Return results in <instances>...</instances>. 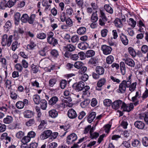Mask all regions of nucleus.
<instances>
[{"mask_svg":"<svg viewBox=\"0 0 148 148\" xmlns=\"http://www.w3.org/2000/svg\"><path fill=\"white\" fill-rule=\"evenodd\" d=\"M131 75L128 76L127 80L122 81L120 84L119 89L117 90V92L120 93H123L126 91V88H129L131 82Z\"/></svg>","mask_w":148,"mask_h":148,"instance_id":"nucleus-1","label":"nucleus"},{"mask_svg":"<svg viewBox=\"0 0 148 148\" xmlns=\"http://www.w3.org/2000/svg\"><path fill=\"white\" fill-rule=\"evenodd\" d=\"M12 35H10L8 38V35L7 34L4 35L2 37L1 42L2 46H5L7 45L8 47H10L12 41Z\"/></svg>","mask_w":148,"mask_h":148,"instance_id":"nucleus-2","label":"nucleus"},{"mask_svg":"<svg viewBox=\"0 0 148 148\" xmlns=\"http://www.w3.org/2000/svg\"><path fill=\"white\" fill-rule=\"evenodd\" d=\"M77 138L76 134L72 133L68 136L66 138V143L68 145L73 144Z\"/></svg>","mask_w":148,"mask_h":148,"instance_id":"nucleus-3","label":"nucleus"},{"mask_svg":"<svg viewBox=\"0 0 148 148\" xmlns=\"http://www.w3.org/2000/svg\"><path fill=\"white\" fill-rule=\"evenodd\" d=\"M134 107L133 103H131L127 104L123 102L121 108L122 111L129 112L133 109Z\"/></svg>","mask_w":148,"mask_h":148,"instance_id":"nucleus-4","label":"nucleus"},{"mask_svg":"<svg viewBox=\"0 0 148 148\" xmlns=\"http://www.w3.org/2000/svg\"><path fill=\"white\" fill-rule=\"evenodd\" d=\"M101 49L103 54L105 55L110 54L112 50V49L110 47L105 45L101 46Z\"/></svg>","mask_w":148,"mask_h":148,"instance_id":"nucleus-5","label":"nucleus"},{"mask_svg":"<svg viewBox=\"0 0 148 148\" xmlns=\"http://www.w3.org/2000/svg\"><path fill=\"white\" fill-rule=\"evenodd\" d=\"M38 96L39 99V101H38V105L39 107L43 110H45L47 108V102L45 100L42 99L40 100V97L38 95Z\"/></svg>","mask_w":148,"mask_h":148,"instance_id":"nucleus-6","label":"nucleus"},{"mask_svg":"<svg viewBox=\"0 0 148 148\" xmlns=\"http://www.w3.org/2000/svg\"><path fill=\"white\" fill-rule=\"evenodd\" d=\"M123 102L120 100L114 101L112 104V107L113 109L117 110L119 108L121 107L123 104Z\"/></svg>","mask_w":148,"mask_h":148,"instance_id":"nucleus-7","label":"nucleus"},{"mask_svg":"<svg viewBox=\"0 0 148 148\" xmlns=\"http://www.w3.org/2000/svg\"><path fill=\"white\" fill-rule=\"evenodd\" d=\"M123 60L125 62V64L128 66L134 67L135 66V62L131 58H126L123 59Z\"/></svg>","mask_w":148,"mask_h":148,"instance_id":"nucleus-8","label":"nucleus"},{"mask_svg":"<svg viewBox=\"0 0 148 148\" xmlns=\"http://www.w3.org/2000/svg\"><path fill=\"white\" fill-rule=\"evenodd\" d=\"M67 115L71 119H75L77 116L75 111L72 108L68 110Z\"/></svg>","mask_w":148,"mask_h":148,"instance_id":"nucleus-9","label":"nucleus"},{"mask_svg":"<svg viewBox=\"0 0 148 148\" xmlns=\"http://www.w3.org/2000/svg\"><path fill=\"white\" fill-rule=\"evenodd\" d=\"M106 82V79L104 78H102L99 79L97 84V87H96V89L98 90H101V88L103 85Z\"/></svg>","mask_w":148,"mask_h":148,"instance_id":"nucleus-10","label":"nucleus"},{"mask_svg":"<svg viewBox=\"0 0 148 148\" xmlns=\"http://www.w3.org/2000/svg\"><path fill=\"white\" fill-rule=\"evenodd\" d=\"M75 86V90L77 91H79L84 89L85 85L84 83L83 82H79L74 84Z\"/></svg>","mask_w":148,"mask_h":148,"instance_id":"nucleus-11","label":"nucleus"},{"mask_svg":"<svg viewBox=\"0 0 148 148\" xmlns=\"http://www.w3.org/2000/svg\"><path fill=\"white\" fill-rule=\"evenodd\" d=\"M63 48L67 52H72L75 49V47L73 45L68 44L63 47Z\"/></svg>","mask_w":148,"mask_h":148,"instance_id":"nucleus-12","label":"nucleus"},{"mask_svg":"<svg viewBox=\"0 0 148 148\" xmlns=\"http://www.w3.org/2000/svg\"><path fill=\"white\" fill-rule=\"evenodd\" d=\"M134 125L136 127L140 129H143L145 126L144 123L140 121H136L134 123Z\"/></svg>","mask_w":148,"mask_h":148,"instance_id":"nucleus-13","label":"nucleus"},{"mask_svg":"<svg viewBox=\"0 0 148 148\" xmlns=\"http://www.w3.org/2000/svg\"><path fill=\"white\" fill-rule=\"evenodd\" d=\"M49 116L53 118L56 117L58 115V112L56 110H51L49 112Z\"/></svg>","mask_w":148,"mask_h":148,"instance_id":"nucleus-14","label":"nucleus"},{"mask_svg":"<svg viewBox=\"0 0 148 148\" xmlns=\"http://www.w3.org/2000/svg\"><path fill=\"white\" fill-rule=\"evenodd\" d=\"M96 113L92 112L90 113L87 117V121L89 123L92 122L95 117Z\"/></svg>","mask_w":148,"mask_h":148,"instance_id":"nucleus-15","label":"nucleus"},{"mask_svg":"<svg viewBox=\"0 0 148 148\" xmlns=\"http://www.w3.org/2000/svg\"><path fill=\"white\" fill-rule=\"evenodd\" d=\"M3 121L4 123L6 124H9L13 122V118L11 116L7 115L3 119Z\"/></svg>","mask_w":148,"mask_h":148,"instance_id":"nucleus-16","label":"nucleus"},{"mask_svg":"<svg viewBox=\"0 0 148 148\" xmlns=\"http://www.w3.org/2000/svg\"><path fill=\"white\" fill-rule=\"evenodd\" d=\"M115 26L117 28H120L123 26V23L121 21L120 19L116 18L114 21Z\"/></svg>","mask_w":148,"mask_h":148,"instance_id":"nucleus-17","label":"nucleus"},{"mask_svg":"<svg viewBox=\"0 0 148 148\" xmlns=\"http://www.w3.org/2000/svg\"><path fill=\"white\" fill-rule=\"evenodd\" d=\"M58 99L56 96L52 97L49 101V104L51 105H53L56 103L58 101Z\"/></svg>","mask_w":148,"mask_h":148,"instance_id":"nucleus-18","label":"nucleus"},{"mask_svg":"<svg viewBox=\"0 0 148 148\" xmlns=\"http://www.w3.org/2000/svg\"><path fill=\"white\" fill-rule=\"evenodd\" d=\"M121 40L122 43L125 45H127L128 42V40L127 36L123 34H122L120 36Z\"/></svg>","mask_w":148,"mask_h":148,"instance_id":"nucleus-19","label":"nucleus"},{"mask_svg":"<svg viewBox=\"0 0 148 148\" xmlns=\"http://www.w3.org/2000/svg\"><path fill=\"white\" fill-rule=\"evenodd\" d=\"M48 42L50 44H51L55 46L58 43L57 40L53 37H47Z\"/></svg>","mask_w":148,"mask_h":148,"instance_id":"nucleus-20","label":"nucleus"},{"mask_svg":"<svg viewBox=\"0 0 148 148\" xmlns=\"http://www.w3.org/2000/svg\"><path fill=\"white\" fill-rule=\"evenodd\" d=\"M21 14L19 12L16 13L14 15L15 24L16 25H18L20 22Z\"/></svg>","mask_w":148,"mask_h":148,"instance_id":"nucleus-21","label":"nucleus"},{"mask_svg":"<svg viewBox=\"0 0 148 148\" xmlns=\"http://www.w3.org/2000/svg\"><path fill=\"white\" fill-rule=\"evenodd\" d=\"M96 72L99 75H102L104 72V69L101 66H97L95 69Z\"/></svg>","mask_w":148,"mask_h":148,"instance_id":"nucleus-22","label":"nucleus"},{"mask_svg":"<svg viewBox=\"0 0 148 148\" xmlns=\"http://www.w3.org/2000/svg\"><path fill=\"white\" fill-rule=\"evenodd\" d=\"M40 122V124L38 126V129L39 130H44L45 127L47 124V122L44 120H39Z\"/></svg>","mask_w":148,"mask_h":148,"instance_id":"nucleus-23","label":"nucleus"},{"mask_svg":"<svg viewBox=\"0 0 148 148\" xmlns=\"http://www.w3.org/2000/svg\"><path fill=\"white\" fill-rule=\"evenodd\" d=\"M98 62V59L96 57L91 58L88 62V64L90 65H92L95 66Z\"/></svg>","mask_w":148,"mask_h":148,"instance_id":"nucleus-24","label":"nucleus"},{"mask_svg":"<svg viewBox=\"0 0 148 148\" xmlns=\"http://www.w3.org/2000/svg\"><path fill=\"white\" fill-rule=\"evenodd\" d=\"M63 100L62 102L60 103L59 104H56V108L60 110H63L65 108L66 104Z\"/></svg>","mask_w":148,"mask_h":148,"instance_id":"nucleus-25","label":"nucleus"},{"mask_svg":"<svg viewBox=\"0 0 148 148\" xmlns=\"http://www.w3.org/2000/svg\"><path fill=\"white\" fill-rule=\"evenodd\" d=\"M95 54V52L94 51L90 50L86 51V53L85 56L87 58H90L94 56Z\"/></svg>","mask_w":148,"mask_h":148,"instance_id":"nucleus-26","label":"nucleus"},{"mask_svg":"<svg viewBox=\"0 0 148 148\" xmlns=\"http://www.w3.org/2000/svg\"><path fill=\"white\" fill-rule=\"evenodd\" d=\"M71 101V98L69 97H68L67 98H64L63 99V101L65 102V104H66V106L69 107H71L72 106V105L71 103H69Z\"/></svg>","mask_w":148,"mask_h":148,"instance_id":"nucleus-27","label":"nucleus"},{"mask_svg":"<svg viewBox=\"0 0 148 148\" xmlns=\"http://www.w3.org/2000/svg\"><path fill=\"white\" fill-rule=\"evenodd\" d=\"M24 115L25 117L27 118L31 117L33 115V113L32 111L27 110L25 111L24 112Z\"/></svg>","mask_w":148,"mask_h":148,"instance_id":"nucleus-28","label":"nucleus"},{"mask_svg":"<svg viewBox=\"0 0 148 148\" xmlns=\"http://www.w3.org/2000/svg\"><path fill=\"white\" fill-rule=\"evenodd\" d=\"M104 8L107 12L110 14H112L113 13V9L109 5H105L104 6Z\"/></svg>","mask_w":148,"mask_h":148,"instance_id":"nucleus-29","label":"nucleus"},{"mask_svg":"<svg viewBox=\"0 0 148 148\" xmlns=\"http://www.w3.org/2000/svg\"><path fill=\"white\" fill-rule=\"evenodd\" d=\"M86 139V138L85 137H83L79 140L78 142L77 143L74 144L73 146L71 147V148H77L79 147L78 144H79L83 142Z\"/></svg>","mask_w":148,"mask_h":148,"instance_id":"nucleus-30","label":"nucleus"},{"mask_svg":"<svg viewBox=\"0 0 148 148\" xmlns=\"http://www.w3.org/2000/svg\"><path fill=\"white\" fill-rule=\"evenodd\" d=\"M132 145L134 147H137L140 145V143L138 140L135 139L132 142Z\"/></svg>","mask_w":148,"mask_h":148,"instance_id":"nucleus-31","label":"nucleus"},{"mask_svg":"<svg viewBox=\"0 0 148 148\" xmlns=\"http://www.w3.org/2000/svg\"><path fill=\"white\" fill-rule=\"evenodd\" d=\"M90 102L89 99H86L82 102L80 103V106L82 108H84L86 107L89 104Z\"/></svg>","mask_w":148,"mask_h":148,"instance_id":"nucleus-32","label":"nucleus"},{"mask_svg":"<svg viewBox=\"0 0 148 148\" xmlns=\"http://www.w3.org/2000/svg\"><path fill=\"white\" fill-rule=\"evenodd\" d=\"M86 30V29L85 27H82L78 28L77 32L78 34L82 35L85 33Z\"/></svg>","mask_w":148,"mask_h":148,"instance_id":"nucleus-33","label":"nucleus"},{"mask_svg":"<svg viewBox=\"0 0 148 148\" xmlns=\"http://www.w3.org/2000/svg\"><path fill=\"white\" fill-rule=\"evenodd\" d=\"M98 19L97 11L93 13L91 17V20L92 22H96Z\"/></svg>","mask_w":148,"mask_h":148,"instance_id":"nucleus-34","label":"nucleus"},{"mask_svg":"<svg viewBox=\"0 0 148 148\" xmlns=\"http://www.w3.org/2000/svg\"><path fill=\"white\" fill-rule=\"evenodd\" d=\"M29 16L26 14H23L21 20L23 23H26L28 22Z\"/></svg>","mask_w":148,"mask_h":148,"instance_id":"nucleus-35","label":"nucleus"},{"mask_svg":"<svg viewBox=\"0 0 148 148\" xmlns=\"http://www.w3.org/2000/svg\"><path fill=\"white\" fill-rule=\"evenodd\" d=\"M11 109V104L9 102L8 104L7 107H6L5 106H3L2 107H0V110L3 111L4 112H8Z\"/></svg>","mask_w":148,"mask_h":148,"instance_id":"nucleus-36","label":"nucleus"},{"mask_svg":"<svg viewBox=\"0 0 148 148\" xmlns=\"http://www.w3.org/2000/svg\"><path fill=\"white\" fill-rule=\"evenodd\" d=\"M49 48L47 46H45L43 49L39 51L40 55L42 56H45L48 51Z\"/></svg>","mask_w":148,"mask_h":148,"instance_id":"nucleus-37","label":"nucleus"},{"mask_svg":"<svg viewBox=\"0 0 148 148\" xmlns=\"http://www.w3.org/2000/svg\"><path fill=\"white\" fill-rule=\"evenodd\" d=\"M128 50L129 53L133 57H134L136 56V52L132 47H129Z\"/></svg>","mask_w":148,"mask_h":148,"instance_id":"nucleus-38","label":"nucleus"},{"mask_svg":"<svg viewBox=\"0 0 148 148\" xmlns=\"http://www.w3.org/2000/svg\"><path fill=\"white\" fill-rule=\"evenodd\" d=\"M5 87L10 90L11 88L12 87V82L9 79H7L6 80L5 83Z\"/></svg>","mask_w":148,"mask_h":148,"instance_id":"nucleus-39","label":"nucleus"},{"mask_svg":"<svg viewBox=\"0 0 148 148\" xmlns=\"http://www.w3.org/2000/svg\"><path fill=\"white\" fill-rule=\"evenodd\" d=\"M128 24L132 27L134 28L136 25V22L132 18H130L129 19Z\"/></svg>","mask_w":148,"mask_h":148,"instance_id":"nucleus-40","label":"nucleus"},{"mask_svg":"<svg viewBox=\"0 0 148 148\" xmlns=\"http://www.w3.org/2000/svg\"><path fill=\"white\" fill-rule=\"evenodd\" d=\"M86 44H87L84 42H82L79 43L78 45V47L79 49L82 50H85L86 49L87 47L86 46Z\"/></svg>","mask_w":148,"mask_h":148,"instance_id":"nucleus-41","label":"nucleus"},{"mask_svg":"<svg viewBox=\"0 0 148 148\" xmlns=\"http://www.w3.org/2000/svg\"><path fill=\"white\" fill-rule=\"evenodd\" d=\"M30 137L27 136L24 137L21 140V141L24 145H25L26 143L30 141Z\"/></svg>","mask_w":148,"mask_h":148,"instance_id":"nucleus-42","label":"nucleus"},{"mask_svg":"<svg viewBox=\"0 0 148 148\" xmlns=\"http://www.w3.org/2000/svg\"><path fill=\"white\" fill-rule=\"evenodd\" d=\"M106 61L107 64H111L114 62V58L112 56H109L107 57Z\"/></svg>","mask_w":148,"mask_h":148,"instance_id":"nucleus-43","label":"nucleus"},{"mask_svg":"<svg viewBox=\"0 0 148 148\" xmlns=\"http://www.w3.org/2000/svg\"><path fill=\"white\" fill-rule=\"evenodd\" d=\"M36 46V45L34 43V42L32 41H31L30 43L27 45V48L28 49L32 50Z\"/></svg>","mask_w":148,"mask_h":148,"instance_id":"nucleus-44","label":"nucleus"},{"mask_svg":"<svg viewBox=\"0 0 148 148\" xmlns=\"http://www.w3.org/2000/svg\"><path fill=\"white\" fill-rule=\"evenodd\" d=\"M99 17L100 19H104V20L108 19L106 16L104 11L103 10H100Z\"/></svg>","mask_w":148,"mask_h":148,"instance_id":"nucleus-45","label":"nucleus"},{"mask_svg":"<svg viewBox=\"0 0 148 148\" xmlns=\"http://www.w3.org/2000/svg\"><path fill=\"white\" fill-rule=\"evenodd\" d=\"M78 73L79 74L82 75L84 73L87 71V68L85 66H82L79 69Z\"/></svg>","mask_w":148,"mask_h":148,"instance_id":"nucleus-46","label":"nucleus"},{"mask_svg":"<svg viewBox=\"0 0 148 148\" xmlns=\"http://www.w3.org/2000/svg\"><path fill=\"white\" fill-rule=\"evenodd\" d=\"M110 79L112 80L114 83L119 84L121 81V80L119 78H117L116 76H111L110 77Z\"/></svg>","mask_w":148,"mask_h":148,"instance_id":"nucleus-47","label":"nucleus"},{"mask_svg":"<svg viewBox=\"0 0 148 148\" xmlns=\"http://www.w3.org/2000/svg\"><path fill=\"white\" fill-rule=\"evenodd\" d=\"M79 40V37L76 35H73L71 38V41L73 43L77 42Z\"/></svg>","mask_w":148,"mask_h":148,"instance_id":"nucleus-48","label":"nucleus"},{"mask_svg":"<svg viewBox=\"0 0 148 148\" xmlns=\"http://www.w3.org/2000/svg\"><path fill=\"white\" fill-rule=\"evenodd\" d=\"M83 64L82 62L78 61L75 63L74 66L76 68L79 69L82 67Z\"/></svg>","mask_w":148,"mask_h":148,"instance_id":"nucleus-49","label":"nucleus"},{"mask_svg":"<svg viewBox=\"0 0 148 148\" xmlns=\"http://www.w3.org/2000/svg\"><path fill=\"white\" fill-rule=\"evenodd\" d=\"M51 55L54 58H57L59 56L58 51L56 49L52 50L51 51Z\"/></svg>","mask_w":148,"mask_h":148,"instance_id":"nucleus-50","label":"nucleus"},{"mask_svg":"<svg viewBox=\"0 0 148 148\" xmlns=\"http://www.w3.org/2000/svg\"><path fill=\"white\" fill-rule=\"evenodd\" d=\"M16 106L17 108L19 109H21L24 108V105L23 102L19 101L16 103Z\"/></svg>","mask_w":148,"mask_h":148,"instance_id":"nucleus-51","label":"nucleus"},{"mask_svg":"<svg viewBox=\"0 0 148 148\" xmlns=\"http://www.w3.org/2000/svg\"><path fill=\"white\" fill-rule=\"evenodd\" d=\"M24 135V132L22 131H19L16 134V136L18 139L21 138Z\"/></svg>","mask_w":148,"mask_h":148,"instance_id":"nucleus-52","label":"nucleus"},{"mask_svg":"<svg viewBox=\"0 0 148 148\" xmlns=\"http://www.w3.org/2000/svg\"><path fill=\"white\" fill-rule=\"evenodd\" d=\"M136 82L133 83L132 84H131V83L130 84L129 87V90L131 92L134 91L136 88Z\"/></svg>","mask_w":148,"mask_h":148,"instance_id":"nucleus-53","label":"nucleus"},{"mask_svg":"<svg viewBox=\"0 0 148 148\" xmlns=\"http://www.w3.org/2000/svg\"><path fill=\"white\" fill-rule=\"evenodd\" d=\"M142 142L143 145L145 147L148 146V138L146 137H143L142 139Z\"/></svg>","mask_w":148,"mask_h":148,"instance_id":"nucleus-54","label":"nucleus"},{"mask_svg":"<svg viewBox=\"0 0 148 148\" xmlns=\"http://www.w3.org/2000/svg\"><path fill=\"white\" fill-rule=\"evenodd\" d=\"M36 17V15L34 14H32L30 16H29L28 22L30 24H32L35 20Z\"/></svg>","mask_w":148,"mask_h":148,"instance_id":"nucleus-55","label":"nucleus"},{"mask_svg":"<svg viewBox=\"0 0 148 148\" xmlns=\"http://www.w3.org/2000/svg\"><path fill=\"white\" fill-rule=\"evenodd\" d=\"M15 67L16 69L19 72H21L22 71L23 67L22 65L19 63H17L16 64Z\"/></svg>","mask_w":148,"mask_h":148,"instance_id":"nucleus-56","label":"nucleus"},{"mask_svg":"<svg viewBox=\"0 0 148 148\" xmlns=\"http://www.w3.org/2000/svg\"><path fill=\"white\" fill-rule=\"evenodd\" d=\"M73 10L71 7L67 8L66 10V15L68 16L72 15L73 14Z\"/></svg>","mask_w":148,"mask_h":148,"instance_id":"nucleus-57","label":"nucleus"},{"mask_svg":"<svg viewBox=\"0 0 148 148\" xmlns=\"http://www.w3.org/2000/svg\"><path fill=\"white\" fill-rule=\"evenodd\" d=\"M112 102L111 100L108 99H106L104 100L103 103L105 106H110Z\"/></svg>","mask_w":148,"mask_h":148,"instance_id":"nucleus-58","label":"nucleus"},{"mask_svg":"<svg viewBox=\"0 0 148 148\" xmlns=\"http://www.w3.org/2000/svg\"><path fill=\"white\" fill-rule=\"evenodd\" d=\"M56 80L55 78H51L50 79L49 81V85L51 87H53L56 84Z\"/></svg>","mask_w":148,"mask_h":148,"instance_id":"nucleus-59","label":"nucleus"},{"mask_svg":"<svg viewBox=\"0 0 148 148\" xmlns=\"http://www.w3.org/2000/svg\"><path fill=\"white\" fill-rule=\"evenodd\" d=\"M46 37V34L44 33L40 32L38 34V38L41 39H45Z\"/></svg>","mask_w":148,"mask_h":148,"instance_id":"nucleus-60","label":"nucleus"},{"mask_svg":"<svg viewBox=\"0 0 148 148\" xmlns=\"http://www.w3.org/2000/svg\"><path fill=\"white\" fill-rule=\"evenodd\" d=\"M31 84L32 86L37 87V79L36 78H32L31 79Z\"/></svg>","mask_w":148,"mask_h":148,"instance_id":"nucleus-61","label":"nucleus"},{"mask_svg":"<svg viewBox=\"0 0 148 148\" xmlns=\"http://www.w3.org/2000/svg\"><path fill=\"white\" fill-rule=\"evenodd\" d=\"M66 25L69 27H71L73 26V23L72 20L69 18L66 20Z\"/></svg>","mask_w":148,"mask_h":148,"instance_id":"nucleus-62","label":"nucleus"},{"mask_svg":"<svg viewBox=\"0 0 148 148\" xmlns=\"http://www.w3.org/2000/svg\"><path fill=\"white\" fill-rule=\"evenodd\" d=\"M111 125L107 124L104 126V130L106 132L108 133L110 130Z\"/></svg>","mask_w":148,"mask_h":148,"instance_id":"nucleus-63","label":"nucleus"},{"mask_svg":"<svg viewBox=\"0 0 148 148\" xmlns=\"http://www.w3.org/2000/svg\"><path fill=\"white\" fill-rule=\"evenodd\" d=\"M141 51L143 53H146L148 52V47L145 45H143L141 47Z\"/></svg>","mask_w":148,"mask_h":148,"instance_id":"nucleus-64","label":"nucleus"}]
</instances>
